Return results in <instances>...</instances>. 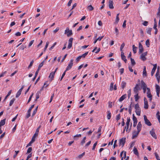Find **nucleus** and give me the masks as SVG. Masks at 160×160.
<instances>
[{
	"label": "nucleus",
	"mask_w": 160,
	"mask_h": 160,
	"mask_svg": "<svg viewBox=\"0 0 160 160\" xmlns=\"http://www.w3.org/2000/svg\"><path fill=\"white\" fill-rule=\"evenodd\" d=\"M121 57L122 59L123 60L125 63H126L127 60L126 58V57L124 55L123 52H121Z\"/></svg>",
	"instance_id": "17"
},
{
	"label": "nucleus",
	"mask_w": 160,
	"mask_h": 160,
	"mask_svg": "<svg viewBox=\"0 0 160 160\" xmlns=\"http://www.w3.org/2000/svg\"><path fill=\"white\" fill-rule=\"evenodd\" d=\"M126 83L124 81H122L121 83V86L122 88L123 89L124 88L126 87Z\"/></svg>",
	"instance_id": "28"
},
{
	"label": "nucleus",
	"mask_w": 160,
	"mask_h": 160,
	"mask_svg": "<svg viewBox=\"0 0 160 160\" xmlns=\"http://www.w3.org/2000/svg\"><path fill=\"white\" fill-rule=\"evenodd\" d=\"M98 142H96L93 144L92 148V150H94L95 148V147L97 144Z\"/></svg>",
	"instance_id": "54"
},
{
	"label": "nucleus",
	"mask_w": 160,
	"mask_h": 160,
	"mask_svg": "<svg viewBox=\"0 0 160 160\" xmlns=\"http://www.w3.org/2000/svg\"><path fill=\"white\" fill-rule=\"evenodd\" d=\"M156 92H160V87L158 85H156Z\"/></svg>",
	"instance_id": "41"
},
{
	"label": "nucleus",
	"mask_w": 160,
	"mask_h": 160,
	"mask_svg": "<svg viewBox=\"0 0 160 160\" xmlns=\"http://www.w3.org/2000/svg\"><path fill=\"white\" fill-rule=\"evenodd\" d=\"M49 83H48V81H46L44 83L43 86V87L41 89H40V91H42L43 90L44 88H46L49 85Z\"/></svg>",
	"instance_id": "18"
},
{
	"label": "nucleus",
	"mask_w": 160,
	"mask_h": 160,
	"mask_svg": "<svg viewBox=\"0 0 160 160\" xmlns=\"http://www.w3.org/2000/svg\"><path fill=\"white\" fill-rule=\"evenodd\" d=\"M34 105L33 104V105H32L31 107L29 108V109L28 110V111H29V112H31V110H32V108H33L34 107Z\"/></svg>",
	"instance_id": "62"
},
{
	"label": "nucleus",
	"mask_w": 160,
	"mask_h": 160,
	"mask_svg": "<svg viewBox=\"0 0 160 160\" xmlns=\"http://www.w3.org/2000/svg\"><path fill=\"white\" fill-rule=\"evenodd\" d=\"M143 77L147 76V72L146 71V68L145 66H144L143 72Z\"/></svg>",
	"instance_id": "25"
},
{
	"label": "nucleus",
	"mask_w": 160,
	"mask_h": 160,
	"mask_svg": "<svg viewBox=\"0 0 160 160\" xmlns=\"http://www.w3.org/2000/svg\"><path fill=\"white\" fill-rule=\"evenodd\" d=\"M154 154H155V156L156 157V159L157 160H160L159 156L158 154V153L157 152H155L154 153Z\"/></svg>",
	"instance_id": "47"
},
{
	"label": "nucleus",
	"mask_w": 160,
	"mask_h": 160,
	"mask_svg": "<svg viewBox=\"0 0 160 160\" xmlns=\"http://www.w3.org/2000/svg\"><path fill=\"white\" fill-rule=\"evenodd\" d=\"M107 118L108 119H110L111 118V113L110 111H108L107 112Z\"/></svg>",
	"instance_id": "23"
},
{
	"label": "nucleus",
	"mask_w": 160,
	"mask_h": 160,
	"mask_svg": "<svg viewBox=\"0 0 160 160\" xmlns=\"http://www.w3.org/2000/svg\"><path fill=\"white\" fill-rule=\"evenodd\" d=\"M38 107H37L35 110L33 111V113L32 114V117H33L36 113L38 109Z\"/></svg>",
	"instance_id": "40"
},
{
	"label": "nucleus",
	"mask_w": 160,
	"mask_h": 160,
	"mask_svg": "<svg viewBox=\"0 0 160 160\" xmlns=\"http://www.w3.org/2000/svg\"><path fill=\"white\" fill-rule=\"evenodd\" d=\"M139 132H138V131H134L132 133V139H134L137 137Z\"/></svg>",
	"instance_id": "10"
},
{
	"label": "nucleus",
	"mask_w": 160,
	"mask_h": 160,
	"mask_svg": "<svg viewBox=\"0 0 160 160\" xmlns=\"http://www.w3.org/2000/svg\"><path fill=\"white\" fill-rule=\"evenodd\" d=\"M146 44L148 47H149L150 44L149 42V39H147L146 42Z\"/></svg>",
	"instance_id": "43"
},
{
	"label": "nucleus",
	"mask_w": 160,
	"mask_h": 160,
	"mask_svg": "<svg viewBox=\"0 0 160 160\" xmlns=\"http://www.w3.org/2000/svg\"><path fill=\"white\" fill-rule=\"evenodd\" d=\"M15 100V99L14 98H13L12 99L10 102L9 103V106H11L12 104H13L14 101Z\"/></svg>",
	"instance_id": "46"
},
{
	"label": "nucleus",
	"mask_w": 160,
	"mask_h": 160,
	"mask_svg": "<svg viewBox=\"0 0 160 160\" xmlns=\"http://www.w3.org/2000/svg\"><path fill=\"white\" fill-rule=\"evenodd\" d=\"M35 141V140L34 139V138H32L31 140L29 142V143L28 144L27 147L30 146L32 143H33Z\"/></svg>",
	"instance_id": "36"
},
{
	"label": "nucleus",
	"mask_w": 160,
	"mask_h": 160,
	"mask_svg": "<svg viewBox=\"0 0 160 160\" xmlns=\"http://www.w3.org/2000/svg\"><path fill=\"white\" fill-rule=\"evenodd\" d=\"M133 151L135 154L137 156H138L139 155V153L138 152V150L135 147L134 148Z\"/></svg>",
	"instance_id": "24"
},
{
	"label": "nucleus",
	"mask_w": 160,
	"mask_h": 160,
	"mask_svg": "<svg viewBox=\"0 0 160 160\" xmlns=\"http://www.w3.org/2000/svg\"><path fill=\"white\" fill-rule=\"evenodd\" d=\"M7 73V72L6 71L3 72H2L1 74H0V78L1 77H3L5 76V75H6V74Z\"/></svg>",
	"instance_id": "33"
},
{
	"label": "nucleus",
	"mask_w": 160,
	"mask_h": 160,
	"mask_svg": "<svg viewBox=\"0 0 160 160\" xmlns=\"http://www.w3.org/2000/svg\"><path fill=\"white\" fill-rule=\"evenodd\" d=\"M44 62V60L39 64L38 69L40 70L41 67L43 66Z\"/></svg>",
	"instance_id": "31"
},
{
	"label": "nucleus",
	"mask_w": 160,
	"mask_h": 160,
	"mask_svg": "<svg viewBox=\"0 0 160 160\" xmlns=\"http://www.w3.org/2000/svg\"><path fill=\"white\" fill-rule=\"evenodd\" d=\"M87 9L90 11H92L93 10V8L92 5H90L87 7Z\"/></svg>",
	"instance_id": "38"
},
{
	"label": "nucleus",
	"mask_w": 160,
	"mask_h": 160,
	"mask_svg": "<svg viewBox=\"0 0 160 160\" xmlns=\"http://www.w3.org/2000/svg\"><path fill=\"white\" fill-rule=\"evenodd\" d=\"M125 46V43L124 42H123L121 45L120 48V49L121 52H123V50H122V49H123V48Z\"/></svg>",
	"instance_id": "39"
},
{
	"label": "nucleus",
	"mask_w": 160,
	"mask_h": 160,
	"mask_svg": "<svg viewBox=\"0 0 160 160\" xmlns=\"http://www.w3.org/2000/svg\"><path fill=\"white\" fill-rule=\"evenodd\" d=\"M150 133L151 135L155 139H156L157 138V137L154 132V128H152L151 130L150 131Z\"/></svg>",
	"instance_id": "7"
},
{
	"label": "nucleus",
	"mask_w": 160,
	"mask_h": 160,
	"mask_svg": "<svg viewBox=\"0 0 160 160\" xmlns=\"http://www.w3.org/2000/svg\"><path fill=\"white\" fill-rule=\"evenodd\" d=\"M152 29V28H148L147 31V33H148V34L151 35V32Z\"/></svg>",
	"instance_id": "34"
},
{
	"label": "nucleus",
	"mask_w": 160,
	"mask_h": 160,
	"mask_svg": "<svg viewBox=\"0 0 160 160\" xmlns=\"http://www.w3.org/2000/svg\"><path fill=\"white\" fill-rule=\"evenodd\" d=\"M142 127V126H140L139 125H137V131H138V132H140L141 130V128Z\"/></svg>",
	"instance_id": "48"
},
{
	"label": "nucleus",
	"mask_w": 160,
	"mask_h": 160,
	"mask_svg": "<svg viewBox=\"0 0 160 160\" xmlns=\"http://www.w3.org/2000/svg\"><path fill=\"white\" fill-rule=\"evenodd\" d=\"M85 152H84L82 153V154L79 155L77 157V158H78L79 159H81L82 157L85 155Z\"/></svg>",
	"instance_id": "27"
},
{
	"label": "nucleus",
	"mask_w": 160,
	"mask_h": 160,
	"mask_svg": "<svg viewBox=\"0 0 160 160\" xmlns=\"http://www.w3.org/2000/svg\"><path fill=\"white\" fill-rule=\"evenodd\" d=\"M97 47H95L94 49L92 50V52H95V53H98L100 51V49L99 48L98 49V50H97L96 51V50L97 49Z\"/></svg>",
	"instance_id": "29"
},
{
	"label": "nucleus",
	"mask_w": 160,
	"mask_h": 160,
	"mask_svg": "<svg viewBox=\"0 0 160 160\" xmlns=\"http://www.w3.org/2000/svg\"><path fill=\"white\" fill-rule=\"evenodd\" d=\"M135 108L136 109L135 112L137 115L140 116L141 114V109L138 103H137L135 105Z\"/></svg>",
	"instance_id": "1"
},
{
	"label": "nucleus",
	"mask_w": 160,
	"mask_h": 160,
	"mask_svg": "<svg viewBox=\"0 0 160 160\" xmlns=\"http://www.w3.org/2000/svg\"><path fill=\"white\" fill-rule=\"evenodd\" d=\"M126 138H123L120 139L119 141V145H122L123 147L125 142H126Z\"/></svg>",
	"instance_id": "6"
},
{
	"label": "nucleus",
	"mask_w": 160,
	"mask_h": 160,
	"mask_svg": "<svg viewBox=\"0 0 160 160\" xmlns=\"http://www.w3.org/2000/svg\"><path fill=\"white\" fill-rule=\"evenodd\" d=\"M72 43L68 42V47H67L68 48V49H70L72 47Z\"/></svg>",
	"instance_id": "63"
},
{
	"label": "nucleus",
	"mask_w": 160,
	"mask_h": 160,
	"mask_svg": "<svg viewBox=\"0 0 160 160\" xmlns=\"http://www.w3.org/2000/svg\"><path fill=\"white\" fill-rule=\"evenodd\" d=\"M120 117L121 115L120 114H119L116 116V119L117 120V121H118L120 119Z\"/></svg>",
	"instance_id": "52"
},
{
	"label": "nucleus",
	"mask_w": 160,
	"mask_h": 160,
	"mask_svg": "<svg viewBox=\"0 0 160 160\" xmlns=\"http://www.w3.org/2000/svg\"><path fill=\"white\" fill-rule=\"evenodd\" d=\"M141 86L143 89L145 90V88H147V85L143 81H142Z\"/></svg>",
	"instance_id": "20"
},
{
	"label": "nucleus",
	"mask_w": 160,
	"mask_h": 160,
	"mask_svg": "<svg viewBox=\"0 0 160 160\" xmlns=\"http://www.w3.org/2000/svg\"><path fill=\"white\" fill-rule=\"evenodd\" d=\"M65 34H67L68 37H69L72 34V30H70L68 28H67L65 31Z\"/></svg>",
	"instance_id": "2"
},
{
	"label": "nucleus",
	"mask_w": 160,
	"mask_h": 160,
	"mask_svg": "<svg viewBox=\"0 0 160 160\" xmlns=\"http://www.w3.org/2000/svg\"><path fill=\"white\" fill-rule=\"evenodd\" d=\"M81 58L82 57L81 56H79L76 59V62H78L80 60Z\"/></svg>",
	"instance_id": "58"
},
{
	"label": "nucleus",
	"mask_w": 160,
	"mask_h": 160,
	"mask_svg": "<svg viewBox=\"0 0 160 160\" xmlns=\"http://www.w3.org/2000/svg\"><path fill=\"white\" fill-rule=\"evenodd\" d=\"M41 126H39L37 129H36L35 133L33 135L32 138H34V139L35 140L36 137L37 136L38 134L39 129L40 128Z\"/></svg>",
	"instance_id": "8"
},
{
	"label": "nucleus",
	"mask_w": 160,
	"mask_h": 160,
	"mask_svg": "<svg viewBox=\"0 0 160 160\" xmlns=\"http://www.w3.org/2000/svg\"><path fill=\"white\" fill-rule=\"evenodd\" d=\"M153 67L152 69L151 73V75L152 76L153 75L154 73L155 72V71L157 68V64H153Z\"/></svg>",
	"instance_id": "13"
},
{
	"label": "nucleus",
	"mask_w": 160,
	"mask_h": 160,
	"mask_svg": "<svg viewBox=\"0 0 160 160\" xmlns=\"http://www.w3.org/2000/svg\"><path fill=\"white\" fill-rule=\"evenodd\" d=\"M24 88V86H22V88L20 89L17 92L16 95V98H17L18 97L21 93L22 91Z\"/></svg>",
	"instance_id": "12"
},
{
	"label": "nucleus",
	"mask_w": 160,
	"mask_h": 160,
	"mask_svg": "<svg viewBox=\"0 0 160 160\" xmlns=\"http://www.w3.org/2000/svg\"><path fill=\"white\" fill-rule=\"evenodd\" d=\"M132 50L133 53H136L137 52V50L138 48L137 47H135V46L134 45H133L132 46Z\"/></svg>",
	"instance_id": "30"
},
{
	"label": "nucleus",
	"mask_w": 160,
	"mask_h": 160,
	"mask_svg": "<svg viewBox=\"0 0 160 160\" xmlns=\"http://www.w3.org/2000/svg\"><path fill=\"white\" fill-rule=\"evenodd\" d=\"M113 83L111 82L110 87V90L112 91L113 90Z\"/></svg>",
	"instance_id": "49"
},
{
	"label": "nucleus",
	"mask_w": 160,
	"mask_h": 160,
	"mask_svg": "<svg viewBox=\"0 0 160 160\" xmlns=\"http://www.w3.org/2000/svg\"><path fill=\"white\" fill-rule=\"evenodd\" d=\"M159 112L158 111L156 114V117L158 119L159 122L160 123V115H159Z\"/></svg>",
	"instance_id": "37"
},
{
	"label": "nucleus",
	"mask_w": 160,
	"mask_h": 160,
	"mask_svg": "<svg viewBox=\"0 0 160 160\" xmlns=\"http://www.w3.org/2000/svg\"><path fill=\"white\" fill-rule=\"evenodd\" d=\"M156 77L157 80H160V74H159V67L158 68V69L156 74Z\"/></svg>",
	"instance_id": "11"
},
{
	"label": "nucleus",
	"mask_w": 160,
	"mask_h": 160,
	"mask_svg": "<svg viewBox=\"0 0 160 160\" xmlns=\"http://www.w3.org/2000/svg\"><path fill=\"white\" fill-rule=\"evenodd\" d=\"M6 119L2 120L0 122V127L4 125L5 123Z\"/></svg>",
	"instance_id": "22"
},
{
	"label": "nucleus",
	"mask_w": 160,
	"mask_h": 160,
	"mask_svg": "<svg viewBox=\"0 0 160 160\" xmlns=\"http://www.w3.org/2000/svg\"><path fill=\"white\" fill-rule=\"evenodd\" d=\"M34 42V40H32L31 41L29 44L28 47H30L33 44Z\"/></svg>",
	"instance_id": "61"
},
{
	"label": "nucleus",
	"mask_w": 160,
	"mask_h": 160,
	"mask_svg": "<svg viewBox=\"0 0 160 160\" xmlns=\"http://www.w3.org/2000/svg\"><path fill=\"white\" fill-rule=\"evenodd\" d=\"M147 52L142 53L140 56V59L143 61H145L147 59L146 56H147Z\"/></svg>",
	"instance_id": "3"
},
{
	"label": "nucleus",
	"mask_w": 160,
	"mask_h": 160,
	"mask_svg": "<svg viewBox=\"0 0 160 160\" xmlns=\"http://www.w3.org/2000/svg\"><path fill=\"white\" fill-rule=\"evenodd\" d=\"M123 154H122V157H123V158H126L127 157L126 156V151H123Z\"/></svg>",
	"instance_id": "59"
},
{
	"label": "nucleus",
	"mask_w": 160,
	"mask_h": 160,
	"mask_svg": "<svg viewBox=\"0 0 160 160\" xmlns=\"http://www.w3.org/2000/svg\"><path fill=\"white\" fill-rule=\"evenodd\" d=\"M138 48L139 50V53H142L143 51V48L142 44L140 43H139Z\"/></svg>",
	"instance_id": "15"
},
{
	"label": "nucleus",
	"mask_w": 160,
	"mask_h": 160,
	"mask_svg": "<svg viewBox=\"0 0 160 160\" xmlns=\"http://www.w3.org/2000/svg\"><path fill=\"white\" fill-rule=\"evenodd\" d=\"M147 90H148V92H147V97H148V98H150V101H151V100L152 99V95L150 92V89L148 88H147Z\"/></svg>",
	"instance_id": "14"
},
{
	"label": "nucleus",
	"mask_w": 160,
	"mask_h": 160,
	"mask_svg": "<svg viewBox=\"0 0 160 160\" xmlns=\"http://www.w3.org/2000/svg\"><path fill=\"white\" fill-rule=\"evenodd\" d=\"M32 151V148L31 147L29 148L28 149L27 154L29 153H30Z\"/></svg>",
	"instance_id": "56"
},
{
	"label": "nucleus",
	"mask_w": 160,
	"mask_h": 160,
	"mask_svg": "<svg viewBox=\"0 0 160 160\" xmlns=\"http://www.w3.org/2000/svg\"><path fill=\"white\" fill-rule=\"evenodd\" d=\"M130 118L129 117L127 118V122H126V125H127V128H126V131L128 132H129L130 130H128V128H129V123L130 122Z\"/></svg>",
	"instance_id": "9"
},
{
	"label": "nucleus",
	"mask_w": 160,
	"mask_h": 160,
	"mask_svg": "<svg viewBox=\"0 0 160 160\" xmlns=\"http://www.w3.org/2000/svg\"><path fill=\"white\" fill-rule=\"evenodd\" d=\"M86 137H84L83 139L81 141V145H82L84 144V143L85 142V140L86 139Z\"/></svg>",
	"instance_id": "44"
},
{
	"label": "nucleus",
	"mask_w": 160,
	"mask_h": 160,
	"mask_svg": "<svg viewBox=\"0 0 160 160\" xmlns=\"http://www.w3.org/2000/svg\"><path fill=\"white\" fill-rule=\"evenodd\" d=\"M138 84H137L136 85V86L134 88V92L136 94H138Z\"/></svg>",
	"instance_id": "21"
},
{
	"label": "nucleus",
	"mask_w": 160,
	"mask_h": 160,
	"mask_svg": "<svg viewBox=\"0 0 160 160\" xmlns=\"http://www.w3.org/2000/svg\"><path fill=\"white\" fill-rule=\"evenodd\" d=\"M88 53V52H85L82 55H81L82 58H84L86 57V56L87 55Z\"/></svg>",
	"instance_id": "53"
},
{
	"label": "nucleus",
	"mask_w": 160,
	"mask_h": 160,
	"mask_svg": "<svg viewBox=\"0 0 160 160\" xmlns=\"http://www.w3.org/2000/svg\"><path fill=\"white\" fill-rule=\"evenodd\" d=\"M128 97L129 98L131 95V89H130L128 92Z\"/></svg>",
	"instance_id": "55"
},
{
	"label": "nucleus",
	"mask_w": 160,
	"mask_h": 160,
	"mask_svg": "<svg viewBox=\"0 0 160 160\" xmlns=\"http://www.w3.org/2000/svg\"><path fill=\"white\" fill-rule=\"evenodd\" d=\"M134 97L135 101H137L139 98L138 94H136V95L134 96Z\"/></svg>",
	"instance_id": "50"
},
{
	"label": "nucleus",
	"mask_w": 160,
	"mask_h": 160,
	"mask_svg": "<svg viewBox=\"0 0 160 160\" xmlns=\"http://www.w3.org/2000/svg\"><path fill=\"white\" fill-rule=\"evenodd\" d=\"M33 62H34L33 60H32V61H31V62L29 66H28V68H30L32 66V64L33 63Z\"/></svg>",
	"instance_id": "64"
},
{
	"label": "nucleus",
	"mask_w": 160,
	"mask_h": 160,
	"mask_svg": "<svg viewBox=\"0 0 160 160\" xmlns=\"http://www.w3.org/2000/svg\"><path fill=\"white\" fill-rule=\"evenodd\" d=\"M73 59H71L70 60L69 63V64H68V66L67 67L66 69V71H68V70H69L71 68L72 66H73Z\"/></svg>",
	"instance_id": "5"
},
{
	"label": "nucleus",
	"mask_w": 160,
	"mask_h": 160,
	"mask_svg": "<svg viewBox=\"0 0 160 160\" xmlns=\"http://www.w3.org/2000/svg\"><path fill=\"white\" fill-rule=\"evenodd\" d=\"M31 115V112L28 111L27 114L26 116V118H28Z\"/></svg>",
	"instance_id": "57"
},
{
	"label": "nucleus",
	"mask_w": 160,
	"mask_h": 160,
	"mask_svg": "<svg viewBox=\"0 0 160 160\" xmlns=\"http://www.w3.org/2000/svg\"><path fill=\"white\" fill-rule=\"evenodd\" d=\"M40 93L39 92H38L36 94V101L39 98V94Z\"/></svg>",
	"instance_id": "51"
},
{
	"label": "nucleus",
	"mask_w": 160,
	"mask_h": 160,
	"mask_svg": "<svg viewBox=\"0 0 160 160\" xmlns=\"http://www.w3.org/2000/svg\"><path fill=\"white\" fill-rule=\"evenodd\" d=\"M127 97V95L126 94H125L121 96L120 98L119 99V102H122L123 100H124L125 98H126Z\"/></svg>",
	"instance_id": "19"
},
{
	"label": "nucleus",
	"mask_w": 160,
	"mask_h": 160,
	"mask_svg": "<svg viewBox=\"0 0 160 160\" xmlns=\"http://www.w3.org/2000/svg\"><path fill=\"white\" fill-rule=\"evenodd\" d=\"M131 63L132 65H134L136 63L135 61L133 59H132V58H130Z\"/></svg>",
	"instance_id": "42"
},
{
	"label": "nucleus",
	"mask_w": 160,
	"mask_h": 160,
	"mask_svg": "<svg viewBox=\"0 0 160 160\" xmlns=\"http://www.w3.org/2000/svg\"><path fill=\"white\" fill-rule=\"evenodd\" d=\"M26 48V47L25 45L22 44L19 47V48L20 49L23 50L24 49V48Z\"/></svg>",
	"instance_id": "45"
},
{
	"label": "nucleus",
	"mask_w": 160,
	"mask_h": 160,
	"mask_svg": "<svg viewBox=\"0 0 160 160\" xmlns=\"http://www.w3.org/2000/svg\"><path fill=\"white\" fill-rule=\"evenodd\" d=\"M113 4V0H109V7L110 9H112L114 8Z\"/></svg>",
	"instance_id": "16"
},
{
	"label": "nucleus",
	"mask_w": 160,
	"mask_h": 160,
	"mask_svg": "<svg viewBox=\"0 0 160 160\" xmlns=\"http://www.w3.org/2000/svg\"><path fill=\"white\" fill-rule=\"evenodd\" d=\"M132 119L133 122H137V118L135 116L134 114L132 115Z\"/></svg>",
	"instance_id": "35"
},
{
	"label": "nucleus",
	"mask_w": 160,
	"mask_h": 160,
	"mask_svg": "<svg viewBox=\"0 0 160 160\" xmlns=\"http://www.w3.org/2000/svg\"><path fill=\"white\" fill-rule=\"evenodd\" d=\"M143 117L145 124L148 126H151L152 125V124L147 119V116L145 115H144Z\"/></svg>",
	"instance_id": "4"
},
{
	"label": "nucleus",
	"mask_w": 160,
	"mask_h": 160,
	"mask_svg": "<svg viewBox=\"0 0 160 160\" xmlns=\"http://www.w3.org/2000/svg\"><path fill=\"white\" fill-rule=\"evenodd\" d=\"M48 44H49V42H47L45 46L44 49V51L46 50L47 48H48Z\"/></svg>",
	"instance_id": "60"
},
{
	"label": "nucleus",
	"mask_w": 160,
	"mask_h": 160,
	"mask_svg": "<svg viewBox=\"0 0 160 160\" xmlns=\"http://www.w3.org/2000/svg\"><path fill=\"white\" fill-rule=\"evenodd\" d=\"M144 108L145 109H148V102H144Z\"/></svg>",
	"instance_id": "32"
},
{
	"label": "nucleus",
	"mask_w": 160,
	"mask_h": 160,
	"mask_svg": "<svg viewBox=\"0 0 160 160\" xmlns=\"http://www.w3.org/2000/svg\"><path fill=\"white\" fill-rule=\"evenodd\" d=\"M54 75H55V72H51V73H50V74L49 76V77L50 78H51V79H53L54 78Z\"/></svg>",
	"instance_id": "26"
}]
</instances>
